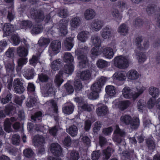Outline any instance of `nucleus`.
Returning <instances> with one entry per match:
<instances>
[{"mask_svg":"<svg viewBox=\"0 0 160 160\" xmlns=\"http://www.w3.org/2000/svg\"><path fill=\"white\" fill-rule=\"evenodd\" d=\"M97 66L99 68H103L108 66V63L106 61L102 59H99L97 63Z\"/></svg>","mask_w":160,"mask_h":160,"instance_id":"obj_49","label":"nucleus"},{"mask_svg":"<svg viewBox=\"0 0 160 160\" xmlns=\"http://www.w3.org/2000/svg\"><path fill=\"white\" fill-rule=\"evenodd\" d=\"M104 24V22L102 21L95 20L91 23V28L92 30L98 32L102 28Z\"/></svg>","mask_w":160,"mask_h":160,"instance_id":"obj_11","label":"nucleus"},{"mask_svg":"<svg viewBox=\"0 0 160 160\" xmlns=\"http://www.w3.org/2000/svg\"><path fill=\"white\" fill-rule=\"evenodd\" d=\"M33 142L35 146H39L45 143V139L42 136L37 135L34 136Z\"/></svg>","mask_w":160,"mask_h":160,"instance_id":"obj_12","label":"nucleus"},{"mask_svg":"<svg viewBox=\"0 0 160 160\" xmlns=\"http://www.w3.org/2000/svg\"><path fill=\"white\" fill-rule=\"evenodd\" d=\"M74 41L73 38L69 37L66 38L64 41V45L66 48L70 51L73 46Z\"/></svg>","mask_w":160,"mask_h":160,"instance_id":"obj_23","label":"nucleus"},{"mask_svg":"<svg viewBox=\"0 0 160 160\" xmlns=\"http://www.w3.org/2000/svg\"><path fill=\"white\" fill-rule=\"evenodd\" d=\"M94 106L92 104L85 103L82 106L81 108L82 111L90 112L94 109Z\"/></svg>","mask_w":160,"mask_h":160,"instance_id":"obj_54","label":"nucleus"},{"mask_svg":"<svg viewBox=\"0 0 160 160\" xmlns=\"http://www.w3.org/2000/svg\"><path fill=\"white\" fill-rule=\"evenodd\" d=\"M50 150L54 155L61 156L62 155V149L61 146L57 143H52L50 146Z\"/></svg>","mask_w":160,"mask_h":160,"instance_id":"obj_8","label":"nucleus"},{"mask_svg":"<svg viewBox=\"0 0 160 160\" xmlns=\"http://www.w3.org/2000/svg\"><path fill=\"white\" fill-rule=\"evenodd\" d=\"M41 89L42 93L44 97H47L50 94H55V89L52 83H47L45 86L41 87Z\"/></svg>","mask_w":160,"mask_h":160,"instance_id":"obj_6","label":"nucleus"},{"mask_svg":"<svg viewBox=\"0 0 160 160\" xmlns=\"http://www.w3.org/2000/svg\"><path fill=\"white\" fill-rule=\"evenodd\" d=\"M115 65L121 69L127 68L129 66V59L128 57L119 55L115 57L114 60Z\"/></svg>","mask_w":160,"mask_h":160,"instance_id":"obj_3","label":"nucleus"},{"mask_svg":"<svg viewBox=\"0 0 160 160\" xmlns=\"http://www.w3.org/2000/svg\"><path fill=\"white\" fill-rule=\"evenodd\" d=\"M100 156L99 150L93 151L91 154V158L92 160H98Z\"/></svg>","mask_w":160,"mask_h":160,"instance_id":"obj_63","label":"nucleus"},{"mask_svg":"<svg viewBox=\"0 0 160 160\" xmlns=\"http://www.w3.org/2000/svg\"><path fill=\"white\" fill-rule=\"evenodd\" d=\"M61 48V43L58 40L52 41L50 45L49 51L52 50L55 54H57L60 52Z\"/></svg>","mask_w":160,"mask_h":160,"instance_id":"obj_9","label":"nucleus"},{"mask_svg":"<svg viewBox=\"0 0 160 160\" xmlns=\"http://www.w3.org/2000/svg\"><path fill=\"white\" fill-rule=\"evenodd\" d=\"M91 74L89 70L82 71L80 73V79L83 81H87L89 80L91 77Z\"/></svg>","mask_w":160,"mask_h":160,"instance_id":"obj_25","label":"nucleus"},{"mask_svg":"<svg viewBox=\"0 0 160 160\" xmlns=\"http://www.w3.org/2000/svg\"><path fill=\"white\" fill-rule=\"evenodd\" d=\"M24 77L27 79H31L33 78L34 76V70L33 69H29L24 72Z\"/></svg>","mask_w":160,"mask_h":160,"instance_id":"obj_42","label":"nucleus"},{"mask_svg":"<svg viewBox=\"0 0 160 160\" xmlns=\"http://www.w3.org/2000/svg\"><path fill=\"white\" fill-rule=\"evenodd\" d=\"M23 81L19 78H16L14 80L13 86L15 92L19 94L22 93L25 90V88L23 85Z\"/></svg>","mask_w":160,"mask_h":160,"instance_id":"obj_7","label":"nucleus"},{"mask_svg":"<svg viewBox=\"0 0 160 160\" xmlns=\"http://www.w3.org/2000/svg\"><path fill=\"white\" fill-rule=\"evenodd\" d=\"M81 23L80 18L76 17L72 18L70 21V26L72 29L74 30L79 27Z\"/></svg>","mask_w":160,"mask_h":160,"instance_id":"obj_20","label":"nucleus"},{"mask_svg":"<svg viewBox=\"0 0 160 160\" xmlns=\"http://www.w3.org/2000/svg\"><path fill=\"white\" fill-rule=\"evenodd\" d=\"M111 14L116 20H121L122 18V15L117 9H112L111 11Z\"/></svg>","mask_w":160,"mask_h":160,"instance_id":"obj_45","label":"nucleus"},{"mask_svg":"<svg viewBox=\"0 0 160 160\" xmlns=\"http://www.w3.org/2000/svg\"><path fill=\"white\" fill-rule=\"evenodd\" d=\"M96 14V12L92 8H89L85 11L84 15L85 19L89 20L94 18Z\"/></svg>","mask_w":160,"mask_h":160,"instance_id":"obj_13","label":"nucleus"},{"mask_svg":"<svg viewBox=\"0 0 160 160\" xmlns=\"http://www.w3.org/2000/svg\"><path fill=\"white\" fill-rule=\"evenodd\" d=\"M145 106V103L144 100L142 99L139 100L137 103V107L138 111H142Z\"/></svg>","mask_w":160,"mask_h":160,"instance_id":"obj_64","label":"nucleus"},{"mask_svg":"<svg viewBox=\"0 0 160 160\" xmlns=\"http://www.w3.org/2000/svg\"><path fill=\"white\" fill-rule=\"evenodd\" d=\"M32 26V22L28 20L22 21L21 24V26L23 28H29L31 29Z\"/></svg>","mask_w":160,"mask_h":160,"instance_id":"obj_43","label":"nucleus"},{"mask_svg":"<svg viewBox=\"0 0 160 160\" xmlns=\"http://www.w3.org/2000/svg\"><path fill=\"white\" fill-rule=\"evenodd\" d=\"M74 67L72 64H66L64 66L65 72L68 74H71L73 71Z\"/></svg>","mask_w":160,"mask_h":160,"instance_id":"obj_46","label":"nucleus"},{"mask_svg":"<svg viewBox=\"0 0 160 160\" xmlns=\"http://www.w3.org/2000/svg\"><path fill=\"white\" fill-rule=\"evenodd\" d=\"M13 105V104L11 102L5 106L4 111L6 115H9L11 112L14 109Z\"/></svg>","mask_w":160,"mask_h":160,"instance_id":"obj_55","label":"nucleus"},{"mask_svg":"<svg viewBox=\"0 0 160 160\" xmlns=\"http://www.w3.org/2000/svg\"><path fill=\"white\" fill-rule=\"evenodd\" d=\"M68 23L67 21L61 20L59 24L60 31L63 35H65L68 33L67 26Z\"/></svg>","mask_w":160,"mask_h":160,"instance_id":"obj_18","label":"nucleus"},{"mask_svg":"<svg viewBox=\"0 0 160 160\" xmlns=\"http://www.w3.org/2000/svg\"><path fill=\"white\" fill-rule=\"evenodd\" d=\"M47 103L52 106L54 112L57 113L58 112V107L55 101L51 100L48 101Z\"/></svg>","mask_w":160,"mask_h":160,"instance_id":"obj_61","label":"nucleus"},{"mask_svg":"<svg viewBox=\"0 0 160 160\" xmlns=\"http://www.w3.org/2000/svg\"><path fill=\"white\" fill-rule=\"evenodd\" d=\"M61 65V62L59 59L53 61L51 64V67L52 70L56 71L60 68Z\"/></svg>","mask_w":160,"mask_h":160,"instance_id":"obj_32","label":"nucleus"},{"mask_svg":"<svg viewBox=\"0 0 160 160\" xmlns=\"http://www.w3.org/2000/svg\"><path fill=\"white\" fill-rule=\"evenodd\" d=\"M13 30V27L10 23H5L4 25L3 30L6 35L9 36Z\"/></svg>","mask_w":160,"mask_h":160,"instance_id":"obj_30","label":"nucleus"},{"mask_svg":"<svg viewBox=\"0 0 160 160\" xmlns=\"http://www.w3.org/2000/svg\"><path fill=\"white\" fill-rule=\"evenodd\" d=\"M23 153L24 156L28 158L32 157L34 155V153L32 150L29 148H26L24 150Z\"/></svg>","mask_w":160,"mask_h":160,"instance_id":"obj_48","label":"nucleus"},{"mask_svg":"<svg viewBox=\"0 0 160 160\" xmlns=\"http://www.w3.org/2000/svg\"><path fill=\"white\" fill-rule=\"evenodd\" d=\"M80 157L79 153L77 152L72 151L70 153V160H78Z\"/></svg>","mask_w":160,"mask_h":160,"instance_id":"obj_56","label":"nucleus"},{"mask_svg":"<svg viewBox=\"0 0 160 160\" xmlns=\"http://www.w3.org/2000/svg\"><path fill=\"white\" fill-rule=\"evenodd\" d=\"M5 68L7 74L8 75H12L14 72V65L10 63L5 64Z\"/></svg>","mask_w":160,"mask_h":160,"instance_id":"obj_29","label":"nucleus"},{"mask_svg":"<svg viewBox=\"0 0 160 160\" xmlns=\"http://www.w3.org/2000/svg\"><path fill=\"white\" fill-rule=\"evenodd\" d=\"M82 141L87 145H89L91 143V140L87 136L81 135L80 137Z\"/></svg>","mask_w":160,"mask_h":160,"instance_id":"obj_62","label":"nucleus"},{"mask_svg":"<svg viewBox=\"0 0 160 160\" xmlns=\"http://www.w3.org/2000/svg\"><path fill=\"white\" fill-rule=\"evenodd\" d=\"M132 120L131 116L127 114L122 115L120 118L121 123L126 125H129Z\"/></svg>","mask_w":160,"mask_h":160,"instance_id":"obj_27","label":"nucleus"},{"mask_svg":"<svg viewBox=\"0 0 160 160\" xmlns=\"http://www.w3.org/2000/svg\"><path fill=\"white\" fill-rule=\"evenodd\" d=\"M42 115V113L41 112H37L31 116V119L34 122H39L41 120Z\"/></svg>","mask_w":160,"mask_h":160,"instance_id":"obj_44","label":"nucleus"},{"mask_svg":"<svg viewBox=\"0 0 160 160\" xmlns=\"http://www.w3.org/2000/svg\"><path fill=\"white\" fill-rule=\"evenodd\" d=\"M105 91L107 94L111 96H113L116 94L115 88L113 86H107L105 88Z\"/></svg>","mask_w":160,"mask_h":160,"instance_id":"obj_36","label":"nucleus"},{"mask_svg":"<svg viewBox=\"0 0 160 160\" xmlns=\"http://www.w3.org/2000/svg\"><path fill=\"white\" fill-rule=\"evenodd\" d=\"M146 145L150 150H153L156 146L155 142L152 138H148L146 140Z\"/></svg>","mask_w":160,"mask_h":160,"instance_id":"obj_38","label":"nucleus"},{"mask_svg":"<svg viewBox=\"0 0 160 160\" xmlns=\"http://www.w3.org/2000/svg\"><path fill=\"white\" fill-rule=\"evenodd\" d=\"M37 100L35 98H31L28 99L26 105L29 107H31L34 106Z\"/></svg>","mask_w":160,"mask_h":160,"instance_id":"obj_57","label":"nucleus"},{"mask_svg":"<svg viewBox=\"0 0 160 160\" xmlns=\"http://www.w3.org/2000/svg\"><path fill=\"white\" fill-rule=\"evenodd\" d=\"M114 77L116 79L123 81L125 80L126 78V73L124 72H120L115 73Z\"/></svg>","mask_w":160,"mask_h":160,"instance_id":"obj_40","label":"nucleus"},{"mask_svg":"<svg viewBox=\"0 0 160 160\" xmlns=\"http://www.w3.org/2000/svg\"><path fill=\"white\" fill-rule=\"evenodd\" d=\"M118 31L121 35L125 36L128 33V27L126 24L123 23L119 26Z\"/></svg>","mask_w":160,"mask_h":160,"instance_id":"obj_26","label":"nucleus"},{"mask_svg":"<svg viewBox=\"0 0 160 160\" xmlns=\"http://www.w3.org/2000/svg\"><path fill=\"white\" fill-rule=\"evenodd\" d=\"M43 29V27L42 25L36 24L33 25L30 29V32L32 34H38L42 31Z\"/></svg>","mask_w":160,"mask_h":160,"instance_id":"obj_22","label":"nucleus"},{"mask_svg":"<svg viewBox=\"0 0 160 160\" xmlns=\"http://www.w3.org/2000/svg\"><path fill=\"white\" fill-rule=\"evenodd\" d=\"M68 133L72 137H75L77 135L78 133V129L77 127L74 125L70 126L67 130Z\"/></svg>","mask_w":160,"mask_h":160,"instance_id":"obj_35","label":"nucleus"},{"mask_svg":"<svg viewBox=\"0 0 160 160\" xmlns=\"http://www.w3.org/2000/svg\"><path fill=\"white\" fill-rule=\"evenodd\" d=\"M63 60L66 62H72L74 61V58L71 53L66 52L64 53Z\"/></svg>","mask_w":160,"mask_h":160,"instance_id":"obj_41","label":"nucleus"},{"mask_svg":"<svg viewBox=\"0 0 160 160\" xmlns=\"http://www.w3.org/2000/svg\"><path fill=\"white\" fill-rule=\"evenodd\" d=\"M108 108L104 105H102L99 106L96 110V112L98 116H103L105 115L108 112Z\"/></svg>","mask_w":160,"mask_h":160,"instance_id":"obj_19","label":"nucleus"},{"mask_svg":"<svg viewBox=\"0 0 160 160\" xmlns=\"http://www.w3.org/2000/svg\"><path fill=\"white\" fill-rule=\"evenodd\" d=\"M40 56V55L33 56L32 58L29 60L30 64L35 66L38 62Z\"/></svg>","mask_w":160,"mask_h":160,"instance_id":"obj_60","label":"nucleus"},{"mask_svg":"<svg viewBox=\"0 0 160 160\" xmlns=\"http://www.w3.org/2000/svg\"><path fill=\"white\" fill-rule=\"evenodd\" d=\"M50 42L49 39L48 38L41 37L38 42L39 45L41 46H47Z\"/></svg>","mask_w":160,"mask_h":160,"instance_id":"obj_53","label":"nucleus"},{"mask_svg":"<svg viewBox=\"0 0 160 160\" xmlns=\"http://www.w3.org/2000/svg\"><path fill=\"white\" fill-rule=\"evenodd\" d=\"M92 44L95 46H100L101 43V40L100 37L97 35L92 37L91 38Z\"/></svg>","mask_w":160,"mask_h":160,"instance_id":"obj_39","label":"nucleus"},{"mask_svg":"<svg viewBox=\"0 0 160 160\" xmlns=\"http://www.w3.org/2000/svg\"><path fill=\"white\" fill-rule=\"evenodd\" d=\"M130 104L128 100L121 101L119 102L118 107L120 110L123 111L127 108Z\"/></svg>","mask_w":160,"mask_h":160,"instance_id":"obj_37","label":"nucleus"},{"mask_svg":"<svg viewBox=\"0 0 160 160\" xmlns=\"http://www.w3.org/2000/svg\"><path fill=\"white\" fill-rule=\"evenodd\" d=\"M74 108L73 105L70 104L62 108V111L65 114L69 115L73 112Z\"/></svg>","mask_w":160,"mask_h":160,"instance_id":"obj_34","label":"nucleus"},{"mask_svg":"<svg viewBox=\"0 0 160 160\" xmlns=\"http://www.w3.org/2000/svg\"><path fill=\"white\" fill-rule=\"evenodd\" d=\"M30 15L31 18L38 22L42 21L45 18L43 12L40 10L31 9L30 11Z\"/></svg>","mask_w":160,"mask_h":160,"instance_id":"obj_5","label":"nucleus"},{"mask_svg":"<svg viewBox=\"0 0 160 160\" xmlns=\"http://www.w3.org/2000/svg\"><path fill=\"white\" fill-rule=\"evenodd\" d=\"M137 56V59L138 60L139 62H143L146 59V55L142 52H139L136 54Z\"/></svg>","mask_w":160,"mask_h":160,"instance_id":"obj_58","label":"nucleus"},{"mask_svg":"<svg viewBox=\"0 0 160 160\" xmlns=\"http://www.w3.org/2000/svg\"><path fill=\"white\" fill-rule=\"evenodd\" d=\"M63 71L60 70L58 73L57 74L54 79V81L56 84L59 86L63 82Z\"/></svg>","mask_w":160,"mask_h":160,"instance_id":"obj_24","label":"nucleus"},{"mask_svg":"<svg viewBox=\"0 0 160 160\" xmlns=\"http://www.w3.org/2000/svg\"><path fill=\"white\" fill-rule=\"evenodd\" d=\"M89 33L87 31H82L79 32L77 38L78 40L84 42H85L89 38Z\"/></svg>","mask_w":160,"mask_h":160,"instance_id":"obj_17","label":"nucleus"},{"mask_svg":"<svg viewBox=\"0 0 160 160\" xmlns=\"http://www.w3.org/2000/svg\"><path fill=\"white\" fill-rule=\"evenodd\" d=\"M12 97V94L9 92H8L6 93H4L0 97L1 102L3 104L7 103L11 101Z\"/></svg>","mask_w":160,"mask_h":160,"instance_id":"obj_16","label":"nucleus"},{"mask_svg":"<svg viewBox=\"0 0 160 160\" xmlns=\"http://www.w3.org/2000/svg\"><path fill=\"white\" fill-rule=\"evenodd\" d=\"M38 79L40 82H48L50 78L47 74L42 73L38 75Z\"/></svg>","mask_w":160,"mask_h":160,"instance_id":"obj_51","label":"nucleus"},{"mask_svg":"<svg viewBox=\"0 0 160 160\" xmlns=\"http://www.w3.org/2000/svg\"><path fill=\"white\" fill-rule=\"evenodd\" d=\"M127 76L128 78L130 80H135L139 78V74L136 70L131 69L127 72Z\"/></svg>","mask_w":160,"mask_h":160,"instance_id":"obj_15","label":"nucleus"},{"mask_svg":"<svg viewBox=\"0 0 160 160\" xmlns=\"http://www.w3.org/2000/svg\"><path fill=\"white\" fill-rule=\"evenodd\" d=\"M107 80V78L102 76L98 78L95 82L91 87L92 91L100 92L101 89Z\"/></svg>","mask_w":160,"mask_h":160,"instance_id":"obj_4","label":"nucleus"},{"mask_svg":"<svg viewBox=\"0 0 160 160\" xmlns=\"http://www.w3.org/2000/svg\"><path fill=\"white\" fill-rule=\"evenodd\" d=\"M130 127L132 129L138 128L140 125V121L138 118L136 117L132 118V120L130 124Z\"/></svg>","mask_w":160,"mask_h":160,"instance_id":"obj_31","label":"nucleus"},{"mask_svg":"<svg viewBox=\"0 0 160 160\" xmlns=\"http://www.w3.org/2000/svg\"><path fill=\"white\" fill-rule=\"evenodd\" d=\"M112 32V29L110 26H107L102 29L100 33L102 38L108 39L111 37Z\"/></svg>","mask_w":160,"mask_h":160,"instance_id":"obj_10","label":"nucleus"},{"mask_svg":"<svg viewBox=\"0 0 160 160\" xmlns=\"http://www.w3.org/2000/svg\"><path fill=\"white\" fill-rule=\"evenodd\" d=\"M74 86L75 91L77 92L80 91L82 88V85L80 80L78 79H75L74 82Z\"/></svg>","mask_w":160,"mask_h":160,"instance_id":"obj_47","label":"nucleus"},{"mask_svg":"<svg viewBox=\"0 0 160 160\" xmlns=\"http://www.w3.org/2000/svg\"><path fill=\"white\" fill-rule=\"evenodd\" d=\"M17 53L21 57H25L28 54L27 49L23 47H19L17 48Z\"/></svg>","mask_w":160,"mask_h":160,"instance_id":"obj_33","label":"nucleus"},{"mask_svg":"<svg viewBox=\"0 0 160 160\" xmlns=\"http://www.w3.org/2000/svg\"><path fill=\"white\" fill-rule=\"evenodd\" d=\"M148 92L149 94L154 98L158 97L160 93L158 88L153 86L149 88Z\"/></svg>","mask_w":160,"mask_h":160,"instance_id":"obj_28","label":"nucleus"},{"mask_svg":"<svg viewBox=\"0 0 160 160\" xmlns=\"http://www.w3.org/2000/svg\"><path fill=\"white\" fill-rule=\"evenodd\" d=\"M12 142L13 144L18 145L20 142V138L19 135L15 134L12 135Z\"/></svg>","mask_w":160,"mask_h":160,"instance_id":"obj_50","label":"nucleus"},{"mask_svg":"<svg viewBox=\"0 0 160 160\" xmlns=\"http://www.w3.org/2000/svg\"><path fill=\"white\" fill-rule=\"evenodd\" d=\"M114 152V149L110 147H108L106 149L103 150L102 158L103 160H108Z\"/></svg>","mask_w":160,"mask_h":160,"instance_id":"obj_14","label":"nucleus"},{"mask_svg":"<svg viewBox=\"0 0 160 160\" xmlns=\"http://www.w3.org/2000/svg\"><path fill=\"white\" fill-rule=\"evenodd\" d=\"M12 123L9 118H7L4 122V129L7 132L11 131Z\"/></svg>","mask_w":160,"mask_h":160,"instance_id":"obj_52","label":"nucleus"},{"mask_svg":"<svg viewBox=\"0 0 160 160\" xmlns=\"http://www.w3.org/2000/svg\"><path fill=\"white\" fill-rule=\"evenodd\" d=\"M114 134H117L121 137H124L126 134L125 132L123 130L121 129L118 125L116 126V128L114 131Z\"/></svg>","mask_w":160,"mask_h":160,"instance_id":"obj_59","label":"nucleus"},{"mask_svg":"<svg viewBox=\"0 0 160 160\" xmlns=\"http://www.w3.org/2000/svg\"><path fill=\"white\" fill-rule=\"evenodd\" d=\"M145 90V88L142 86L137 87L133 90H132L128 87H125L122 90V95L126 99L132 98L135 100Z\"/></svg>","mask_w":160,"mask_h":160,"instance_id":"obj_1","label":"nucleus"},{"mask_svg":"<svg viewBox=\"0 0 160 160\" xmlns=\"http://www.w3.org/2000/svg\"><path fill=\"white\" fill-rule=\"evenodd\" d=\"M102 52L105 57L109 59L112 58L114 55L112 49L110 47H106L104 48Z\"/></svg>","mask_w":160,"mask_h":160,"instance_id":"obj_21","label":"nucleus"},{"mask_svg":"<svg viewBox=\"0 0 160 160\" xmlns=\"http://www.w3.org/2000/svg\"><path fill=\"white\" fill-rule=\"evenodd\" d=\"M88 50V47L85 46L80 49L78 50L75 53L78 55V58L80 61L79 65L80 68H83L85 67L87 61L86 54Z\"/></svg>","mask_w":160,"mask_h":160,"instance_id":"obj_2","label":"nucleus"}]
</instances>
